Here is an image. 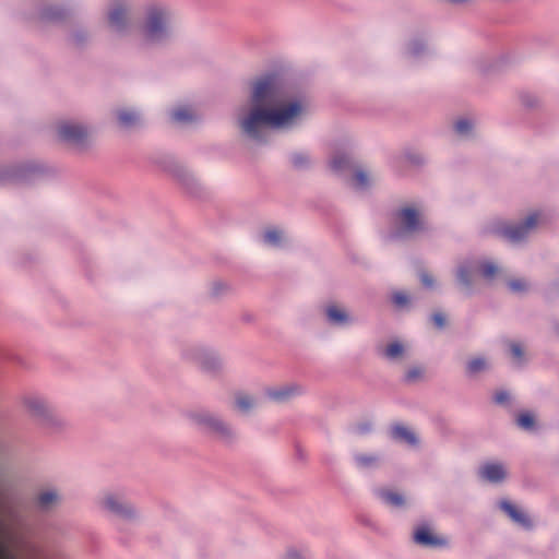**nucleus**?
Wrapping results in <instances>:
<instances>
[{"instance_id":"obj_26","label":"nucleus","mask_w":559,"mask_h":559,"mask_svg":"<svg viewBox=\"0 0 559 559\" xmlns=\"http://www.w3.org/2000/svg\"><path fill=\"white\" fill-rule=\"evenodd\" d=\"M117 118L120 126L127 129L135 126L140 120L139 114L132 110H119Z\"/></svg>"},{"instance_id":"obj_3","label":"nucleus","mask_w":559,"mask_h":559,"mask_svg":"<svg viewBox=\"0 0 559 559\" xmlns=\"http://www.w3.org/2000/svg\"><path fill=\"white\" fill-rule=\"evenodd\" d=\"M23 406L29 417L40 428L59 431L64 426V420L55 413L49 403L39 395H26L22 400Z\"/></svg>"},{"instance_id":"obj_10","label":"nucleus","mask_w":559,"mask_h":559,"mask_svg":"<svg viewBox=\"0 0 559 559\" xmlns=\"http://www.w3.org/2000/svg\"><path fill=\"white\" fill-rule=\"evenodd\" d=\"M102 507L110 515L122 521H131L136 518L134 507L115 495H107L102 501Z\"/></svg>"},{"instance_id":"obj_16","label":"nucleus","mask_w":559,"mask_h":559,"mask_svg":"<svg viewBox=\"0 0 559 559\" xmlns=\"http://www.w3.org/2000/svg\"><path fill=\"white\" fill-rule=\"evenodd\" d=\"M301 392L302 390L299 385L288 384L278 388L267 389L265 391V395L276 403H284L299 395Z\"/></svg>"},{"instance_id":"obj_34","label":"nucleus","mask_w":559,"mask_h":559,"mask_svg":"<svg viewBox=\"0 0 559 559\" xmlns=\"http://www.w3.org/2000/svg\"><path fill=\"white\" fill-rule=\"evenodd\" d=\"M455 131L460 135H468L473 130V122L469 119H460L454 124Z\"/></svg>"},{"instance_id":"obj_46","label":"nucleus","mask_w":559,"mask_h":559,"mask_svg":"<svg viewBox=\"0 0 559 559\" xmlns=\"http://www.w3.org/2000/svg\"><path fill=\"white\" fill-rule=\"evenodd\" d=\"M406 158L413 165H420L424 163V158L417 154H407Z\"/></svg>"},{"instance_id":"obj_17","label":"nucleus","mask_w":559,"mask_h":559,"mask_svg":"<svg viewBox=\"0 0 559 559\" xmlns=\"http://www.w3.org/2000/svg\"><path fill=\"white\" fill-rule=\"evenodd\" d=\"M325 314L329 323L333 326H346L353 322L352 317L347 312L334 305L326 307Z\"/></svg>"},{"instance_id":"obj_45","label":"nucleus","mask_w":559,"mask_h":559,"mask_svg":"<svg viewBox=\"0 0 559 559\" xmlns=\"http://www.w3.org/2000/svg\"><path fill=\"white\" fill-rule=\"evenodd\" d=\"M420 282L421 284L427 287V288H432L433 287V284H435V281L432 278L431 275H429L428 273L426 272H423L420 274Z\"/></svg>"},{"instance_id":"obj_20","label":"nucleus","mask_w":559,"mask_h":559,"mask_svg":"<svg viewBox=\"0 0 559 559\" xmlns=\"http://www.w3.org/2000/svg\"><path fill=\"white\" fill-rule=\"evenodd\" d=\"M171 119L179 124L191 123L197 119L190 106H179L171 110Z\"/></svg>"},{"instance_id":"obj_43","label":"nucleus","mask_w":559,"mask_h":559,"mask_svg":"<svg viewBox=\"0 0 559 559\" xmlns=\"http://www.w3.org/2000/svg\"><path fill=\"white\" fill-rule=\"evenodd\" d=\"M431 320L438 329H443L445 326L447 319L442 312H435Z\"/></svg>"},{"instance_id":"obj_18","label":"nucleus","mask_w":559,"mask_h":559,"mask_svg":"<svg viewBox=\"0 0 559 559\" xmlns=\"http://www.w3.org/2000/svg\"><path fill=\"white\" fill-rule=\"evenodd\" d=\"M69 12L60 5H50L44 8L39 13V20L43 23H60L64 21Z\"/></svg>"},{"instance_id":"obj_22","label":"nucleus","mask_w":559,"mask_h":559,"mask_svg":"<svg viewBox=\"0 0 559 559\" xmlns=\"http://www.w3.org/2000/svg\"><path fill=\"white\" fill-rule=\"evenodd\" d=\"M472 265H474L473 261L467 260L461 263L456 271L457 282L468 292L472 287Z\"/></svg>"},{"instance_id":"obj_42","label":"nucleus","mask_w":559,"mask_h":559,"mask_svg":"<svg viewBox=\"0 0 559 559\" xmlns=\"http://www.w3.org/2000/svg\"><path fill=\"white\" fill-rule=\"evenodd\" d=\"M509 288L514 293H522L526 290V284L525 282L521 280H513L509 282Z\"/></svg>"},{"instance_id":"obj_14","label":"nucleus","mask_w":559,"mask_h":559,"mask_svg":"<svg viewBox=\"0 0 559 559\" xmlns=\"http://www.w3.org/2000/svg\"><path fill=\"white\" fill-rule=\"evenodd\" d=\"M61 502V495L57 488L41 490L35 498V506L40 512H48Z\"/></svg>"},{"instance_id":"obj_5","label":"nucleus","mask_w":559,"mask_h":559,"mask_svg":"<svg viewBox=\"0 0 559 559\" xmlns=\"http://www.w3.org/2000/svg\"><path fill=\"white\" fill-rule=\"evenodd\" d=\"M182 356L207 374L214 376L222 369V360L216 353L202 346H189L182 352Z\"/></svg>"},{"instance_id":"obj_29","label":"nucleus","mask_w":559,"mask_h":559,"mask_svg":"<svg viewBox=\"0 0 559 559\" xmlns=\"http://www.w3.org/2000/svg\"><path fill=\"white\" fill-rule=\"evenodd\" d=\"M354 461L358 468L366 469L374 466L379 457L376 454H354Z\"/></svg>"},{"instance_id":"obj_24","label":"nucleus","mask_w":559,"mask_h":559,"mask_svg":"<svg viewBox=\"0 0 559 559\" xmlns=\"http://www.w3.org/2000/svg\"><path fill=\"white\" fill-rule=\"evenodd\" d=\"M284 233L277 228H267L263 233V242L273 248H280L284 243Z\"/></svg>"},{"instance_id":"obj_36","label":"nucleus","mask_w":559,"mask_h":559,"mask_svg":"<svg viewBox=\"0 0 559 559\" xmlns=\"http://www.w3.org/2000/svg\"><path fill=\"white\" fill-rule=\"evenodd\" d=\"M87 38V33L84 29H78L70 35L69 41L75 47H81L86 43Z\"/></svg>"},{"instance_id":"obj_28","label":"nucleus","mask_w":559,"mask_h":559,"mask_svg":"<svg viewBox=\"0 0 559 559\" xmlns=\"http://www.w3.org/2000/svg\"><path fill=\"white\" fill-rule=\"evenodd\" d=\"M427 51V47L421 39H414L408 44L406 56L411 59H418Z\"/></svg>"},{"instance_id":"obj_11","label":"nucleus","mask_w":559,"mask_h":559,"mask_svg":"<svg viewBox=\"0 0 559 559\" xmlns=\"http://www.w3.org/2000/svg\"><path fill=\"white\" fill-rule=\"evenodd\" d=\"M58 135L63 142L83 148L85 147L88 130L82 123L63 122L58 127Z\"/></svg>"},{"instance_id":"obj_2","label":"nucleus","mask_w":559,"mask_h":559,"mask_svg":"<svg viewBox=\"0 0 559 559\" xmlns=\"http://www.w3.org/2000/svg\"><path fill=\"white\" fill-rule=\"evenodd\" d=\"M173 11L162 2L148 3L144 9L140 34L144 44L162 46L173 37Z\"/></svg>"},{"instance_id":"obj_4","label":"nucleus","mask_w":559,"mask_h":559,"mask_svg":"<svg viewBox=\"0 0 559 559\" xmlns=\"http://www.w3.org/2000/svg\"><path fill=\"white\" fill-rule=\"evenodd\" d=\"M189 419L200 431L214 435L221 441L230 443L236 439L235 430L217 415L207 411L192 412Z\"/></svg>"},{"instance_id":"obj_31","label":"nucleus","mask_w":559,"mask_h":559,"mask_svg":"<svg viewBox=\"0 0 559 559\" xmlns=\"http://www.w3.org/2000/svg\"><path fill=\"white\" fill-rule=\"evenodd\" d=\"M487 369V362L483 357H475L466 365V372L468 376H475Z\"/></svg>"},{"instance_id":"obj_23","label":"nucleus","mask_w":559,"mask_h":559,"mask_svg":"<svg viewBox=\"0 0 559 559\" xmlns=\"http://www.w3.org/2000/svg\"><path fill=\"white\" fill-rule=\"evenodd\" d=\"M178 180L182 183V186L190 192L197 193L199 191L200 185L195 177L187 169H178L176 173Z\"/></svg>"},{"instance_id":"obj_37","label":"nucleus","mask_w":559,"mask_h":559,"mask_svg":"<svg viewBox=\"0 0 559 559\" xmlns=\"http://www.w3.org/2000/svg\"><path fill=\"white\" fill-rule=\"evenodd\" d=\"M404 352V347L400 342H394L385 348V356L389 359H395Z\"/></svg>"},{"instance_id":"obj_9","label":"nucleus","mask_w":559,"mask_h":559,"mask_svg":"<svg viewBox=\"0 0 559 559\" xmlns=\"http://www.w3.org/2000/svg\"><path fill=\"white\" fill-rule=\"evenodd\" d=\"M107 21L112 33L128 34L132 25L128 5L120 2L115 3L108 11Z\"/></svg>"},{"instance_id":"obj_39","label":"nucleus","mask_w":559,"mask_h":559,"mask_svg":"<svg viewBox=\"0 0 559 559\" xmlns=\"http://www.w3.org/2000/svg\"><path fill=\"white\" fill-rule=\"evenodd\" d=\"M510 352L519 365H522L524 362V352L519 343H511Z\"/></svg>"},{"instance_id":"obj_15","label":"nucleus","mask_w":559,"mask_h":559,"mask_svg":"<svg viewBox=\"0 0 559 559\" xmlns=\"http://www.w3.org/2000/svg\"><path fill=\"white\" fill-rule=\"evenodd\" d=\"M479 476L491 484H500L507 477V471L502 463L487 462L479 469Z\"/></svg>"},{"instance_id":"obj_19","label":"nucleus","mask_w":559,"mask_h":559,"mask_svg":"<svg viewBox=\"0 0 559 559\" xmlns=\"http://www.w3.org/2000/svg\"><path fill=\"white\" fill-rule=\"evenodd\" d=\"M354 166L353 159L348 154L337 153L330 162V167L335 174H342Z\"/></svg>"},{"instance_id":"obj_6","label":"nucleus","mask_w":559,"mask_h":559,"mask_svg":"<svg viewBox=\"0 0 559 559\" xmlns=\"http://www.w3.org/2000/svg\"><path fill=\"white\" fill-rule=\"evenodd\" d=\"M538 218L539 213L533 212L521 223L498 226L495 234L512 243L522 242L537 226Z\"/></svg>"},{"instance_id":"obj_44","label":"nucleus","mask_w":559,"mask_h":559,"mask_svg":"<svg viewBox=\"0 0 559 559\" xmlns=\"http://www.w3.org/2000/svg\"><path fill=\"white\" fill-rule=\"evenodd\" d=\"M497 266L489 261L483 263V275L485 277H491L497 272Z\"/></svg>"},{"instance_id":"obj_50","label":"nucleus","mask_w":559,"mask_h":559,"mask_svg":"<svg viewBox=\"0 0 559 559\" xmlns=\"http://www.w3.org/2000/svg\"><path fill=\"white\" fill-rule=\"evenodd\" d=\"M448 1L451 3L460 4V3L466 2L467 0H448Z\"/></svg>"},{"instance_id":"obj_47","label":"nucleus","mask_w":559,"mask_h":559,"mask_svg":"<svg viewBox=\"0 0 559 559\" xmlns=\"http://www.w3.org/2000/svg\"><path fill=\"white\" fill-rule=\"evenodd\" d=\"M357 430L359 433H367L371 430V425L370 424L358 425Z\"/></svg>"},{"instance_id":"obj_41","label":"nucleus","mask_w":559,"mask_h":559,"mask_svg":"<svg viewBox=\"0 0 559 559\" xmlns=\"http://www.w3.org/2000/svg\"><path fill=\"white\" fill-rule=\"evenodd\" d=\"M493 401L499 405L507 404L510 401V394L506 390L498 391L493 395Z\"/></svg>"},{"instance_id":"obj_35","label":"nucleus","mask_w":559,"mask_h":559,"mask_svg":"<svg viewBox=\"0 0 559 559\" xmlns=\"http://www.w3.org/2000/svg\"><path fill=\"white\" fill-rule=\"evenodd\" d=\"M423 376H424L423 368L418 367V366H414L406 371V373L404 376V381L407 383H413V382L420 380L423 378Z\"/></svg>"},{"instance_id":"obj_38","label":"nucleus","mask_w":559,"mask_h":559,"mask_svg":"<svg viewBox=\"0 0 559 559\" xmlns=\"http://www.w3.org/2000/svg\"><path fill=\"white\" fill-rule=\"evenodd\" d=\"M355 178H356V187L360 190H365L369 187V179L367 174L358 168L355 170Z\"/></svg>"},{"instance_id":"obj_33","label":"nucleus","mask_w":559,"mask_h":559,"mask_svg":"<svg viewBox=\"0 0 559 559\" xmlns=\"http://www.w3.org/2000/svg\"><path fill=\"white\" fill-rule=\"evenodd\" d=\"M254 406V401L248 395H238L236 397V407L242 413H249Z\"/></svg>"},{"instance_id":"obj_27","label":"nucleus","mask_w":559,"mask_h":559,"mask_svg":"<svg viewBox=\"0 0 559 559\" xmlns=\"http://www.w3.org/2000/svg\"><path fill=\"white\" fill-rule=\"evenodd\" d=\"M378 496L388 504L401 508L404 506V497L401 493L393 492L390 490H379Z\"/></svg>"},{"instance_id":"obj_30","label":"nucleus","mask_w":559,"mask_h":559,"mask_svg":"<svg viewBox=\"0 0 559 559\" xmlns=\"http://www.w3.org/2000/svg\"><path fill=\"white\" fill-rule=\"evenodd\" d=\"M516 425L526 431H533L536 429V423L533 415L528 412L521 413L516 418Z\"/></svg>"},{"instance_id":"obj_25","label":"nucleus","mask_w":559,"mask_h":559,"mask_svg":"<svg viewBox=\"0 0 559 559\" xmlns=\"http://www.w3.org/2000/svg\"><path fill=\"white\" fill-rule=\"evenodd\" d=\"M391 435L393 439L402 440L411 445L417 443V438L415 433L403 425H395L392 428Z\"/></svg>"},{"instance_id":"obj_7","label":"nucleus","mask_w":559,"mask_h":559,"mask_svg":"<svg viewBox=\"0 0 559 559\" xmlns=\"http://www.w3.org/2000/svg\"><path fill=\"white\" fill-rule=\"evenodd\" d=\"M395 216L399 221L396 237H411L427 230L425 221L414 207H402L396 211Z\"/></svg>"},{"instance_id":"obj_21","label":"nucleus","mask_w":559,"mask_h":559,"mask_svg":"<svg viewBox=\"0 0 559 559\" xmlns=\"http://www.w3.org/2000/svg\"><path fill=\"white\" fill-rule=\"evenodd\" d=\"M414 542L421 546L436 547L441 545V542L431 535L428 527H419L414 533Z\"/></svg>"},{"instance_id":"obj_1","label":"nucleus","mask_w":559,"mask_h":559,"mask_svg":"<svg viewBox=\"0 0 559 559\" xmlns=\"http://www.w3.org/2000/svg\"><path fill=\"white\" fill-rule=\"evenodd\" d=\"M249 109L238 117L241 132L252 141H264V128L289 129L296 124L302 106L288 102L284 83L276 72L257 76L250 83Z\"/></svg>"},{"instance_id":"obj_8","label":"nucleus","mask_w":559,"mask_h":559,"mask_svg":"<svg viewBox=\"0 0 559 559\" xmlns=\"http://www.w3.org/2000/svg\"><path fill=\"white\" fill-rule=\"evenodd\" d=\"M44 175V169L34 164L19 167L0 168V183H27L38 180Z\"/></svg>"},{"instance_id":"obj_12","label":"nucleus","mask_w":559,"mask_h":559,"mask_svg":"<svg viewBox=\"0 0 559 559\" xmlns=\"http://www.w3.org/2000/svg\"><path fill=\"white\" fill-rule=\"evenodd\" d=\"M21 550V557L11 552L7 545H0V559H56V555L46 554L40 545H14Z\"/></svg>"},{"instance_id":"obj_32","label":"nucleus","mask_w":559,"mask_h":559,"mask_svg":"<svg viewBox=\"0 0 559 559\" xmlns=\"http://www.w3.org/2000/svg\"><path fill=\"white\" fill-rule=\"evenodd\" d=\"M290 163L296 169H305L310 164V158L305 153H294L290 155Z\"/></svg>"},{"instance_id":"obj_13","label":"nucleus","mask_w":559,"mask_h":559,"mask_svg":"<svg viewBox=\"0 0 559 559\" xmlns=\"http://www.w3.org/2000/svg\"><path fill=\"white\" fill-rule=\"evenodd\" d=\"M500 509L508 514V516L519 526L525 530L533 528V522L527 513L519 509L515 504L508 500H502L499 503Z\"/></svg>"},{"instance_id":"obj_48","label":"nucleus","mask_w":559,"mask_h":559,"mask_svg":"<svg viewBox=\"0 0 559 559\" xmlns=\"http://www.w3.org/2000/svg\"><path fill=\"white\" fill-rule=\"evenodd\" d=\"M285 559H302V557L296 550H289Z\"/></svg>"},{"instance_id":"obj_40","label":"nucleus","mask_w":559,"mask_h":559,"mask_svg":"<svg viewBox=\"0 0 559 559\" xmlns=\"http://www.w3.org/2000/svg\"><path fill=\"white\" fill-rule=\"evenodd\" d=\"M392 300L393 302L399 306V307H404L408 304L409 301V298L407 295H405L404 293L402 292H396L393 294L392 296Z\"/></svg>"},{"instance_id":"obj_49","label":"nucleus","mask_w":559,"mask_h":559,"mask_svg":"<svg viewBox=\"0 0 559 559\" xmlns=\"http://www.w3.org/2000/svg\"><path fill=\"white\" fill-rule=\"evenodd\" d=\"M522 103L526 106V107H533L535 106L536 102H533L530 99V96H522Z\"/></svg>"}]
</instances>
